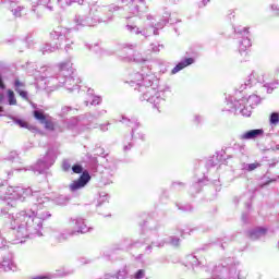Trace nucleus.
Returning <instances> with one entry per match:
<instances>
[{
    "instance_id": "obj_23",
    "label": "nucleus",
    "mask_w": 279,
    "mask_h": 279,
    "mask_svg": "<svg viewBox=\"0 0 279 279\" xmlns=\"http://www.w3.org/2000/svg\"><path fill=\"white\" fill-rule=\"evenodd\" d=\"M192 64H195V58L185 57L175 64V66L171 70V74L175 75L177 73H180V71H184L186 66H191Z\"/></svg>"
},
{
    "instance_id": "obj_36",
    "label": "nucleus",
    "mask_w": 279,
    "mask_h": 279,
    "mask_svg": "<svg viewBox=\"0 0 279 279\" xmlns=\"http://www.w3.org/2000/svg\"><path fill=\"white\" fill-rule=\"evenodd\" d=\"M11 119L13 123H15V125H19V128H24L26 130H29V124L25 120L14 116H12Z\"/></svg>"
},
{
    "instance_id": "obj_41",
    "label": "nucleus",
    "mask_w": 279,
    "mask_h": 279,
    "mask_svg": "<svg viewBox=\"0 0 279 279\" xmlns=\"http://www.w3.org/2000/svg\"><path fill=\"white\" fill-rule=\"evenodd\" d=\"M144 227L148 228L150 232H154L158 230V222H155L154 220L149 219L144 222Z\"/></svg>"
},
{
    "instance_id": "obj_59",
    "label": "nucleus",
    "mask_w": 279,
    "mask_h": 279,
    "mask_svg": "<svg viewBox=\"0 0 279 279\" xmlns=\"http://www.w3.org/2000/svg\"><path fill=\"white\" fill-rule=\"evenodd\" d=\"M71 110H73L72 107L65 106L61 109V114L64 116L66 112H71Z\"/></svg>"
},
{
    "instance_id": "obj_10",
    "label": "nucleus",
    "mask_w": 279,
    "mask_h": 279,
    "mask_svg": "<svg viewBox=\"0 0 279 279\" xmlns=\"http://www.w3.org/2000/svg\"><path fill=\"white\" fill-rule=\"evenodd\" d=\"M64 36V31L61 28H53L50 32V40L51 44H44L40 46L39 51L43 53V56H46V53H53V51H58L60 49V45L62 43V37Z\"/></svg>"
},
{
    "instance_id": "obj_63",
    "label": "nucleus",
    "mask_w": 279,
    "mask_h": 279,
    "mask_svg": "<svg viewBox=\"0 0 279 279\" xmlns=\"http://www.w3.org/2000/svg\"><path fill=\"white\" fill-rule=\"evenodd\" d=\"M194 121H195V123H202V121H204V119L202 118V116H195Z\"/></svg>"
},
{
    "instance_id": "obj_22",
    "label": "nucleus",
    "mask_w": 279,
    "mask_h": 279,
    "mask_svg": "<svg viewBox=\"0 0 279 279\" xmlns=\"http://www.w3.org/2000/svg\"><path fill=\"white\" fill-rule=\"evenodd\" d=\"M209 180L208 178L204 177L203 179H194L193 183L190 187V195L192 197H195L197 193H202V189L208 184Z\"/></svg>"
},
{
    "instance_id": "obj_20",
    "label": "nucleus",
    "mask_w": 279,
    "mask_h": 279,
    "mask_svg": "<svg viewBox=\"0 0 279 279\" xmlns=\"http://www.w3.org/2000/svg\"><path fill=\"white\" fill-rule=\"evenodd\" d=\"M33 117L39 121V123H41V125H45L46 130H56V124H53L51 122V120H49V118L47 117V114L45 113V111H43L41 109H35L33 111Z\"/></svg>"
},
{
    "instance_id": "obj_39",
    "label": "nucleus",
    "mask_w": 279,
    "mask_h": 279,
    "mask_svg": "<svg viewBox=\"0 0 279 279\" xmlns=\"http://www.w3.org/2000/svg\"><path fill=\"white\" fill-rule=\"evenodd\" d=\"M112 278L116 279H132V277L128 274V269L123 268L122 270H119L117 275H111Z\"/></svg>"
},
{
    "instance_id": "obj_13",
    "label": "nucleus",
    "mask_w": 279,
    "mask_h": 279,
    "mask_svg": "<svg viewBox=\"0 0 279 279\" xmlns=\"http://www.w3.org/2000/svg\"><path fill=\"white\" fill-rule=\"evenodd\" d=\"M122 123L124 125H128V128H131V136L128 144L124 142L123 151H130L134 147V134H136L137 130L141 128V122H138V119L136 118H128L125 116H122Z\"/></svg>"
},
{
    "instance_id": "obj_53",
    "label": "nucleus",
    "mask_w": 279,
    "mask_h": 279,
    "mask_svg": "<svg viewBox=\"0 0 279 279\" xmlns=\"http://www.w3.org/2000/svg\"><path fill=\"white\" fill-rule=\"evenodd\" d=\"M114 173H117V168L113 169H105L104 175L107 174V178H113Z\"/></svg>"
},
{
    "instance_id": "obj_48",
    "label": "nucleus",
    "mask_w": 279,
    "mask_h": 279,
    "mask_svg": "<svg viewBox=\"0 0 279 279\" xmlns=\"http://www.w3.org/2000/svg\"><path fill=\"white\" fill-rule=\"evenodd\" d=\"M97 167H98V161H97V158L94 157L90 159L88 169H89V171H93L95 173L97 171Z\"/></svg>"
},
{
    "instance_id": "obj_26",
    "label": "nucleus",
    "mask_w": 279,
    "mask_h": 279,
    "mask_svg": "<svg viewBox=\"0 0 279 279\" xmlns=\"http://www.w3.org/2000/svg\"><path fill=\"white\" fill-rule=\"evenodd\" d=\"M13 88L15 93H17L20 97H22V99H24L25 101L29 100V94L27 93V90H25V83L21 82V80L15 78L13 81Z\"/></svg>"
},
{
    "instance_id": "obj_2",
    "label": "nucleus",
    "mask_w": 279,
    "mask_h": 279,
    "mask_svg": "<svg viewBox=\"0 0 279 279\" xmlns=\"http://www.w3.org/2000/svg\"><path fill=\"white\" fill-rule=\"evenodd\" d=\"M125 3L124 7L117 4L109 5H93L87 13H78L74 16L75 29L80 31L83 27H95L98 23H108L112 20L114 14H119L124 19L129 20L130 16L125 15L133 14V16H141V14L147 12V5L145 0H121Z\"/></svg>"
},
{
    "instance_id": "obj_49",
    "label": "nucleus",
    "mask_w": 279,
    "mask_h": 279,
    "mask_svg": "<svg viewBox=\"0 0 279 279\" xmlns=\"http://www.w3.org/2000/svg\"><path fill=\"white\" fill-rule=\"evenodd\" d=\"M4 160H8V162H16V160H19V154L16 151H11Z\"/></svg>"
},
{
    "instance_id": "obj_54",
    "label": "nucleus",
    "mask_w": 279,
    "mask_h": 279,
    "mask_svg": "<svg viewBox=\"0 0 279 279\" xmlns=\"http://www.w3.org/2000/svg\"><path fill=\"white\" fill-rule=\"evenodd\" d=\"M123 51L130 49V51H134L136 49V44H122Z\"/></svg>"
},
{
    "instance_id": "obj_32",
    "label": "nucleus",
    "mask_w": 279,
    "mask_h": 279,
    "mask_svg": "<svg viewBox=\"0 0 279 279\" xmlns=\"http://www.w3.org/2000/svg\"><path fill=\"white\" fill-rule=\"evenodd\" d=\"M125 29H126V32H128L129 34H132V35L135 34V36H138V34L145 35V34L143 33V31H141V28H138V26H137L136 23H134V22H131V24H126V25H125Z\"/></svg>"
},
{
    "instance_id": "obj_40",
    "label": "nucleus",
    "mask_w": 279,
    "mask_h": 279,
    "mask_svg": "<svg viewBox=\"0 0 279 279\" xmlns=\"http://www.w3.org/2000/svg\"><path fill=\"white\" fill-rule=\"evenodd\" d=\"M171 189L173 191H184L186 189V183L181 182V181H173L171 183Z\"/></svg>"
},
{
    "instance_id": "obj_16",
    "label": "nucleus",
    "mask_w": 279,
    "mask_h": 279,
    "mask_svg": "<svg viewBox=\"0 0 279 279\" xmlns=\"http://www.w3.org/2000/svg\"><path fill=\"white\" fill-rule=\"evenodd\" d=\"M58 69H60V66H58L57 70H53V68L51 66L40 68L39 73H41L40 78L43 80V82L46 81L45 84H49V82H52V84L58 86Z\"/></svg>"
},
{
    "instance_id": "obj_45",
    "label": "nucleus",
    "mask_w": 279,
    "mask_h": 279,
    "mask_svg": "<svg viewBox=\"0 0 279 279\" xmlns=\"http://www.w3.org/2000/svg\"><path fill=\"white\" fill-rule=\"evenodd\" d=\"M265 88H267V93H274L276 88L279 86V81H275L272 83H266L264 84Z\"/></svg>"
},
{
    "instance_id": "obj_51",
    "label": "nucleus",
    "mask_w": 279,
    "mask_h": 279,
    "mask_svg": "<svg viewBox=\"0 0 279 279\" xmlns=\"http://www.w3.org/2000/svg\"><path fill=\"white\" fill-rule=\"evenodd\" d=\"M114 254L112 252V250L109 247V248H105L102 252H101V256L102 258H106L107 260H110V256Z\"/></svg>"
},
{
    "instance_id": "obj_7",
    "label": "nucleus",
    "mask_w": 279,
    "mask_h": 279,
    "mask_svg": "<svg viewBox=\"0 0 279 279\" xmlns=\"http://www.w3.org/2000/svg\"><path fill=\"white\" fill-rule=\"evenodd\" d=\"M236 154H245V146L240 144H234L232 147H227L226 149L218 150L216 154L206 161V169H213V167H217V165H221V162H226L230 158H234Z\"/></svg>"
},
{
    "instance_id": "obj_6",
    "label": "nucleus",
    "mask_w": 279,
    "mask_h": 279,
    "mask_svg": "<svg viewBox=\"0 0 279 279\" xmlns=\"http://www.w3.org/2000/svg\"><path fill=\"white\" fill-rule=\"evenodd\" d=\"M57 75V86H64L66 90L73 93V90H80V83L82 82L77 78V74L75 73V69H73V63L71 61L63 62L59 64Z\"/></svg>"
},
{
    "instance_id": "obj_8",
    "label": "nucleus",
    "mask_w": 279,
    "mask_h": 279,
    "mask_svg": "<svg viewBox=\"0 0 279 279\" xmlns=\"http://www.w3.org/2000/svg\"><path fill=\"white\" fill-rule=\"evenodd\" d=\"M5 234L0 231V252H4L2 255V260H0V269L3 271H19V266L14 263V254L10 251V246L5 245Z\"/></svg>"
},
{
    "instance_id": "obj_60",
    "label": "nucleus",
    "mask_w": 279,
    "mask_h": 279,
    "mask_svg": "<svg viewBox=\"0 0 279 279\" xmlns=\"http://www.w3.org/2000/svg\"><path fill=\"white\" fill-rule=\"evenodd\" d=\"M154 251V246L148 243V245L145 247V254H151V252Z\"/></svg>"
},
{
    "instance_id": "obj_4",
    "label": "nucleus",
    "mask_w": 279,
    "mask_h": 279,
    "mask_svg": "<svg viewBox=\"0 0 279 279\" xmlns=\"http://www.w3.org/2000/svg\"><path fill=\"white\" fill-rule=\"evenodd\" d=\"M0 193H4V196H0V217L10 215V209L16 206V201L25 202V197L34 195L31 187L8 186L4 183L0 184Z\"/></svg>"
},
{
    "instance_id": "obj_19",
    "label": "nucleus",
    "mask_w": 279,
    "mask_h": 279,
    "mask_svg": "<svg viewBox=\"0 0 279 279\" xmlns=\"http://www.w3.org/2000/svg\"><path fill=\"white\" fill-rule=\"evenodd\" d=\"M81 122H84L82 116L72 117L70 119L62 118L60 120L61 125L59 126V130L61 132H64V130H75V128H77V125H80Z\"/></svg>"
},
{
    "instance_id": "obj_55",
    "label": "nucleus",
    "mask_w": 279,
    "mask_h": 279,
    "mask_svg": "<svg viewBox=\"0 0 279 279\" xmlns=\"http://www.w3.org/2000/svg\"><path fill=\"white\" fill-rule=\"evenodd\" d=\"M143 278H145V270L144 269H138L134 274V279H143Z\"/></svg>"
},
{
    "instance_id": "obj_5",
    "label": "nucleus",
    "mask_w": 279,
    "mask_h": 279,
    "mask_svg": "<svg viewBox=\"0 0 279 279\" xmlns=\"http://www.w3.org/2000/svg\"><path fill=\"white\" fill-rule=\"evenodd\" d=\"M225 104L222 112H234V114H242V117H252V110L260 104V97L257 95H251L247 98L229 96L226 98Z\"/></svg>"
},
{
    "instance_id": "obj_18",
    "label": "nucleus",
    "mask_w": 279,
    "mask_h": 279,
    "mask_svg": "<svg viewBox=\"0 0 279 279\" xmlns=\"http://www.w3.org/2000/svg\"><path fill=\"white\" fill-rule=\"evenodd\" d=\"M107 112L108 111L106 109H99L96 111H90L85 114H82L81 119H83V123H86L87 125H92L93 123L99 121L101 117L106 116Z\"/></svg>"
},
{
    "instance_id": "obj_37",
    "label": "nucleus",
    "mask_w": 279,
    "mask_h": 279,
    "mask_svg": "<svg viewBox=\"0 0 279 279\" xmlns=\"http://www.w3.org/2000/svg\"><path fill=\"white\" fill-rule=\"evenodd\" d=\"M7 99L9 106H16V95L14 94V90L8 89L7 90Z\"/></svg>"
},
{
    "instance_id": "obj_34",
    "label": "nucleus",
    "mask_w": 279,
    "mask_h": 279,
    "mask_svg": "<svg viewBox=\"0 0 279 279\" xmlns=\"http://www.w3.org/2000/svg\"><path fill=\"white\" fill-rule=\"evenodd\" d=\"M165 241L166 245H171L172 247H180V243L182 242V240L175 235L167 236L165 238Z\"/></svg>"
},
{
    "instance_id": "obj_1",
    "label": "nucleus",
    "mask_w": 279,
    "mask_h": 279,
    "mask_svg": "<svg viewBox=\"0 0 279 279\" xmlns=\"http://www.w3.org/2000/svg\"><path fill=\"white\" fill-rule=\"evenodd\" d=\"M51 206V199L43 195L37 196V202L29 209H24L12 216L13 221L5 225L0 232L12 241L15 245L25 243V239H36L44 236L43 222L51 219V211L47 210Z\"/></svg>"
},
{
    "instance_id": "obj_44",
    "label": "nucleus",
    "mask_w": 279,
    "mask_h": 279,
    "mask_svg": "<svg viewBox=\"0 0 279 279\" xmlns=\"http://www.w3.org/2000/svg\"><path fill=\"white\" fill-rule=\"evenodd\" d=\"M177 207L179 210H182V213H193V205L191 204H177Z\"/></svg>"
},
{
    "instance_id": "obj_50",
    "label": "nucleus",
    "mask_w": 279,
    "mask_h": 279,
    "mask_svg": "<svg viewBox=\"0 0 279 279\" xmlns=\"http://www.w3.org/2000/svg\"><path fill=\"white\" fill-rule=\"evenodd\" d=\"M72 171L73 173H81L82 175V173H84V167H82L80 163H75L72 166Z\"/></svg>"
},
{
    "instance_id": "obj_25",
    "label": "nucleus",
    "mask_w": 279,
    "mask_h": 279,
    "mask_svg": "<svg viewBox=\"0 0 279 279\" xmlns=\"http://www.w3.org/2000/svg\"><path fill=\"white\" fill-rule=\"evenodd\" d=\"M137 241H140V243L137 244V247H143V245H147L149 243L153 247H165V245H167L165 239L156 241L154 240L153 234L148 235V238H144Z\"/></svg>"
},
{
    "instance_id": "obj_61",
    "label": "nucleus",
    "mask_w": 279,
    "mask_h": 279,
    "mask_svg": "<svg viewBox=\"0 0 279 279\" xmlns=\"http://www.w3.org/2000/svg\"><path fill=\"white\" fill-rule=\"evenodd\" d=\"M270 10H271L272 12H275V14H278V12H279L278 4H271V5H270Z\"/></svg>"
},
{
    "instance_id": "obj_33",
    "label": "nucleus",
    "mask_w": 279,
    "mask_h": 279,
    "mask_svg": "<svg viewBox=\"0 0 279 279\" xmlns=\"http://www.w3.org/2000/svg\"><path fill=\"white\" fill-rule=\"evenodd\" d=\"M259 167H263L262 162L255 161L253 163H242V171H247V172H252V171H256V169H258Z\"/></svg>"
},
{
    "instance_id": "obj_52",
    "label": "nucleus",
    "mask_w": 279,
    "mask_h": 279,
    "mask_svg": "<svg viewBox=\"0 0 279 279\" xmlns=\"http://www.w3.org/2000/svg\"><path fill=\"white\" fill-rule=\"evenodd\" d=\"M3 69V63L0 62V71ZM0 90H5V81H3V74L0 73Z\"/></svg>"
},
{
    "instance_id": "obj_64",
    "label": "nucleus",
    "mask_w": 279,
    "mask_h": 279,
    "mask_svg": "<svg viewBox=\"0 0 279 279\" xmlns=\"http://www.w3.org/2000/svg\"><path fill=\"white\" fill-rule=\"evenodd\" d=\"M137 138H140V141H145V133L138 132L137 133Z\"/></svg>"
},
{
    "instance_id": "obj_57",
    "label": "nucleus",
    "mask_w": 279,
    "mask_h": 279,
    "mask_svg": "<svg viewBox=\"0 0 279 279\" xmlns=\"http://www.w3.org/2000/svg\"><path fill=\"white\" fill-rule=\"evenodd\" d=\"M78 263H80V265H90V263H93V260H90L89 258H86V257H80Z\"/></svg>"
},
{
    "instance_id": "obj_47",
    "label": "nucleus",
    "mask_w": 279,
    "mask_h": 279,
    "mask_svg": "<svg viewBox=\"0 0 279 279\" xmlns=\"http://www.w3.org/2000/svg\"><path fill=\"white\" fill-rule=\"evenodd\" d=\"M278 180L279 175L272 178L267 177V180L262 183V187L264 189V186H269V184H274V182H278Z\"/></svg>"
},
{
    "instance_id": "obj_28",
    "label": "nucleus",
    "mask_w": 279,
    "mask_h": 279,
    "mask_svg": "<svg viewBox=\"0 0 279 279\" xmlns=\"http://www.w3.org/2000/svg\"><path fill=\"white\" fill-rule=\"evenodd\" d=\"M256 82H259V84H263V82L265 81L256 80V75L252 73L251 75L247 76L246 82H244V84L240 86L239 93H243L245 88H252V86L256 84Z\"/></svg>"
},
{
    "instance_id": "obj_62",
    "label": "nucleus",
    "mask_w": 279,
    "mask_h": 279,
    "mask_svg": "<svg viewBox=\"0 0 279 279\" xmlns=\"http://www.w3.org/2000/svg\"><path fill=\"white\" fill-rule=\"evenodd\" d=\"M108 125H110V123L101 124V125H100L101 132H108Z\"/></svg>"
},
{
    "instance_id": "obj_38",
    "label": "nucleus",
    "mask_w": 279,
    "mask_h": 279,
    "mask_svg": "<svg viewBox=\"0 0 279 279\" xmlns=\"http://www.w3.org/2000/svg\"><path fill=\"white\" fill-rule=\"evenodd\" d=\"M269 123H270L271 128H276V125H278V123H279V112L278 111H274L270 113Z\"/></svg>"
},
{
    "instance_id": "obj_29",
    "label": "nucleus",
    "mask_w": 279,
    "mask_h": 279,
    "mask_svg": "<svg viewBox=\"0 0 279 279\" xmlns=\"http://www.w3.org/2000/svg\"><path fill=\"white\" fill-rule=\"evenodd\" d=\"M71 236H76L73 229H65L62 232L54 235V238L57 239V241H59V243H62L64 241H69V239H71Z\"/></svg>"
},
{
    "instance_id": "obj_21",
    "label": "nucleus",
    "mask_w": 279,
    "mask_h": 279,
    "mask_svg": "<svg viewBox=\"0 0 279 279\" xmlns=\"http://www.w3.org/2000/svg\"><path fill=\"white\" fill-rule=\"evenodd\" d=\"M138 243H141V241H133L125 238L122 241H120L118 244L111 245L110 248H111V252L113 253L121 250H132L133 247H137Z\"/></svg>"
},
{
    "instance_id": "obj_12",
    "label": "nucleus",
    "mask_w": 279,
    "mask_h": 279,
    "mask_svg": "<svg viewBox=\"0 0 279 279\" xmlns=\"http://www.w3.org/2000/svg\"><path fill=\"white\" fill-rule=\"evenodd\" d=\"M68 223L73 228L72 230L75 232L76 236L80 234H88V232L93 231V227L88 226L86 219L82 216L70 217Z\"/></svg>"
},
{
    "instance_id": "obj_56",
    "label": "nucleus",
    "mask_w": 279,
    "mask_h": 279,
    "mask_svg": "<svg viewBox=\"0 0 279 279\" xmlns=\"http://www.w3.org/2000/svg\"><path fill=\"white\" fill-rule=\"evenodd\" d=\"M62 169L63 171H69L71 169V162L69 161V159L63 160Z\"/></svg>"
},
{
    "instance_id": "obj_17",
    "label": "nucleus",
    "mask_w": 279,
    "mask_h": 279,
    "mask_svg": "<svg viewBox=\"0 0 279 279\" xmlns=\"http://www.w3.org/2000/svg\"><path fill=\"white\" fill-rule=\"evenodd\" d=\"M57 28L63 31V36L61 38L60 49H62V47H63L65 53H70V51H73V49L75 47V41L71 37V29L64 28L62 26H57Z\"/></svg>"
},
{
    "instance_id": "obj_11",
    "label": "nucleus",
    "mask_w": 279,
    "mask_h": 279,
    "mask_svg": "<svg viewBox=\"0 0 279 279\" xmlns=\"http://www.w3.org/2000/svg\"><path fill=\"white\" fill-rule=\"evenodd\" d=\"M234 34L236 38H240L239 40V51L241 56H247V49L252 47V40L250 39V28L247 27H236L234 28Z\"/></svg>"
},
{
    "instance_id": "obj_15",
    "label": "nucleus",
    "mask_w": 279,
    "mask_h": 279,
    "mask_svg": "<svg viewBox=\"0 0 279 279\" xmlns=\"http://www.w3.org/2000/svg\"><path fill=\"white\" fill-rule=\"evenodd\" d=\"M93 180V177H90V173L88 171H84L78 179L74 180L69 189L71 193H77V191H82V189H85L86 185Z\"/></svg>"
},
{
    "instance_id": "obj_58",
    "label": "nucleus",
    "mask_w": 279,
    "mask_h": 279,
    "mask_svg": "<svg viewBox=\"0 0 279 279\" xmlns=\"http://www.w3.org/2000/svg\"><path fill=\"white\" fill-rule=\"evenodd\" d=\"M160 45H156V44H150V49L155 52L158 53V51H160Z\"/></svg>"
},
{
    "instance_id": "obj_42",
    "label": "nucleus",
    "mask_w": 279,
    "mask_h": 279,
    "mask_svg": "<svg viewBox=\"0 0 279 279\" xmlns=\"http://www.w3.org/2000/svg\"><path fill=\"white\" fill-rule=\"evenodd\" d=\"M102 99L100 96H93L92 100H85L84 104L85 106H88V104H90V106H99L101 104Z\"/></svg>"
},
{
    "instance_id": "obj_43",
    "label": "nucleus",
    "mask_w": 279,
    "mask_h": 279,
    "mask_svg": "<svg viewBox=\"0 0 279 279\" xmlns=\"http://www.w3.org/2000/svg\"><path fill=\"white\" fill-rule=\"evenodd\" d=\"M11 12L15 19H21V16H23V12H25V7L19 5L15 9H12Z\"/></svg>"
},
{
    "instance_id": "obj_3",
    "label": "nucleus",
    "mask_w": 279,
    "mask_h": 279,
    "mask_svg": "<svg viewBox=\"0 0 279 279\" xmlns=\"http://www.w3.org/2000/svg\"><path fill=\"white\" fill-rule=\"evenodd\" d=\"M130 85L138 90L140 101L153 104L157 110H160V106H165L167 97L171 95V87L160 85V80L151 72L145 74V69L142 70V73H131Z\"/></svg>"
},
{
    "instance_id": "obj_14",
    "label": "nucleus",
    "mask_w": 279,
    "mask_h": 279,
    "mask_svg": "<svg viewBox=\"0 0 279 279\" xmlns=\"http://www.w3.org/2000/svg\"><path fill=\"white\" fill-rule=\"evenodd\" d=\"M53 3H58L60 8H69V5H72L73 0H35L32 1V10L33 12H36L37 5H45L48 10H50V12H52Z\"/></svg>"
},
{
    "instance_id": "obj_31",
    "label": "nucleus",
    "mask_w": 279,
    "mask_h": 279,
    "mask_svg": "<svg viewBox=\"0 0 279 279\" xmlns=\"http://www.w3.org/2000/svg\"><path fill=\"white\" fill-rule=\"evenodd\" d=\"M124 60H128V62H135V64H144V62H147V59L137 51H134L131 57H125Z\"/></svg>"
},
{
    "instance_id": "obj_30",
    "label": "nucleus",
    "mask_w": 279,
    "mask_h": 279,
    "mask_svg": "<svg viewBox=\"0 0 279 279\" xmlns=\"http://www.w3.org/2000/svg\"><path fill=\"white\" fill-rule=\"evenodd\" d=\"M169 16H171V13L166 12L162 20H160L156 24H153L155 36H158V29H162V27H165V25H167V23H169Z\"/></svg>"
},
{
    "instance_id": "obj_27",
    "label": "nucleus",
    "mask_w": 279,
    "mask_h": 279,
    "mask_svg": "<svg viewBox=\"0 0 279 279\" xmlns=\"http://www.w3.org/2000/svg\"><path fill=\"white\" fill-rule=\"evenodd\" d=\"M266 234L267 228L265 227H257L247 231V236L251 239V241H258V239H263V236H266Z\"/></svg>"
},
{
    "instance_id": "obj_9",
    "label": "nucleus",
    "mask_w": 279,
    "mask_h": 279,
    "mask_svg": "<svg viewBox=\"0 0 279 279\" xmlns=\"http://www.w3.org/2000/svg\"><path fill=\"white\" fill-rule=\"evenodd\" d=\"M57 158L58 156L56 155V150L53 148H49L46 155L37 160L36 165L28 168V171H34V173H38V175H40L56 165Z\"/></svg>"
},
{
    "instance_id": "obj_46",
    "label": "nucleus",
    "mask_w": 279,
    "mask_h": 279,
    "mask_svg": "<svg viewBox=\"0 0 279 279\" xmlns=\"http://www.w3.org/2000/svg\"><path fill=\"white\" fill-rule=\"evenodd\" d=\"M108 199H110V196L106 193H100V196L98 198V204L97 206H104V204H106V202H108Z\"/></svg>"
},
{
    "instance_id": "obj_24",
    "label": "nucleus",
    "mask_w": 279,
    "mask_h": 279,
    "mask_svg": "<svg viewBox=\"0 0 279 279\" xmlns=\"http://www.w3.org/2000/svg\"><path fill=\"white\" fill-rule=\"evenodd\" d=\"M265 134L263 129H252L240 135L241 141H256V138H260Z\"/></svg>"
},
{
    "instance_id": "obj_35",
    "label": "nucleus",
    "mask_w": 279,
    "mask_h": 279,
    "mask_svg": "<svg viewBox=\"0 0 279 279\" xmlns=\"http://www.w3.org/2000/svg\"><path fill=\"white\" fill-rule=\"evenodd\" d=\"M54 204H57V206H66V204H69V202H71V196L69 195H59L53 199Z\"/></svg>"
}]
</instances>
